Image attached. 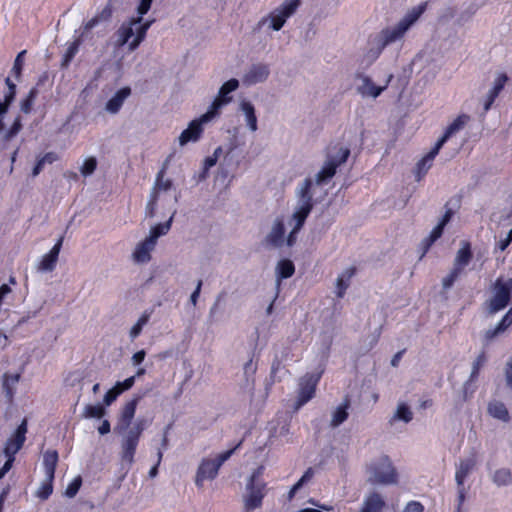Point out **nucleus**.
<instances>
[{
	"mask_svg": "<svg viewBox=\"0 0 512 512\" xmlns=\"http://www.w3.org/2000/svg\"><path fill=\"white\" fill-rule=\"evenodd\" d=\"M423 509L420 502L411 501L406 505L404 512H423Z\"/></svg>",
	"mask_w": 512,
	"mask_h": 512,
	"instance_id": "nucleus-63",
	"label": "nucleus"
},
{
	"mask_svg": "<svg viewBox=\"0 0 512 512\" xmlns=\"http://www.w3.org/2000/svg\"><path fill=\"white\" fill-rule=\"evenodd\" d=\"M238 87L239 81L235 78H232L223 83L218 91L217 97L214 99L210 108L205 113L204 119H213L223 106L231 102L232 97L229 96V94L236 91Z\"/></svg>",
	"mask_w": 512,
	"mask_h": 512,
	"instance_id": "nucleus-9",
	"label": "nucleus"
},
{
	"mask_svg": "<svg viewBox=\"0 0 512 512\" xmlns=\"http://www.w3.org/2000/svg\"><path fill=\"white\" fill-rule=\"evenodd\" d=\"M260 471H254L246 483V492L243 495L244 509L250 512L261 506L265 496L266 484L258 479Z\"/></svg>",
	"mask_w": 512,
	"mask_h": 512,
	"instance_id": "nucleus-7",
	"label": "nucleus"
},
{
	"mask_svg": "<svg viewBox=\"0 0 512 512\" xmlns=\"http://www.w3.org/2000/svg\"><path fill=\"white\" fill-rule=\"evenodd\" d=\"M350 407V401L346 397L343 403H341L331 415L330 427L336 428L340 426L348 418V409Z\"/></svg>",
	"mask_w": 512,
	"mask_h": 512,
	"instance_id": "nucleus-27",
	"label": "nucleus"
},
{
	"mask_svg": "<svg viewBox=\"0 0 512 512\" xmlns=\"http://www.w3.org/2000/svg\"><path fill=\"white\" fill-rule=\"evenodd\" d=\"M58 462V453L55 450H48L43 454V466L45 470V476H48L49 480L54 479V474Z\"/></svg>",
	"mask_w": 512,
	"mask_h": 512,
	"instance_id": "nucleus-31",
	"label": "nucleus"
},
{
	"mask_svg": "<svg viewBox=\"0 0 512 512\" xmlns=\"http://www.w3.org/2000/svg\"><path fill=\"white\" fill-rule=\"evenodd\" d=\"M134 383H135L134 377H129L122 382H120V381L116 382V384L114 386L116 388H118L120 393H122L126 390H129L134 385Z\"/></svg>",
	"mask_w": 512,
	"mask_h": 512,
	"instance_id": "nucleus-58",
	"label": "nucleus"
},
{
	"mask_svg": "<svg viewBox=\"0 0 512 512\" xmlns=\"http://www.w3.org/2000/svg\"><path fill=\"white\" fill-rule=\"evenodd\" d=\"M157 200H158V198H156L154 194L150 195V199L145 208L146 217H150V218L154 217L156 206H157Z\"/></svg>",
	"mask_w": 512,
	"mask_h": 512,
	"instance_id": "nucleus-56",
	"label": "nucleus"
},
{
	"mask_svg": "<svg viewBox=\"0 0 512 512\" xmlns=\"http://www.w3.org/2000/svg\"><path fill=\"white\" fill-rule=\"evenodd\" d=\"M239 445L240 443L234 448L220 453L215 459L203 460L197 471L196 485L200 487L205 480H213L217 476L219 468L232 456Z\"/></svg>",
	"mask_w": 512,
	"mask_h": 512,
	"instance_id": "nucleus-8",
	"label": "nucleus"
},
{
	"mask_svg": "<svg viewBox=\"0 0 512 512\" xmlns=\"http://www.w3.org/2000/svg\"><path fill=\"white\" fill-rule=\"evenodd\" d=\"M299 4V0H286L278 9L288 18L295 13Z\"/></svg>",
	"mask_w": 512,
	"mask_h": 512,
	"instance_id": "nucleus-51",
	"label": "nucleus"
},
{
	"mask_svg": "<svg viewBox=\"0 0 512 512\" xmlns=\"http://www.w3.org/2000/svg\"><path fill=\"white\" fill-rule=\"evenodd\" d=\"M278 278L286 279L294 274L295 267L292 261L284 259L278 262L276 267Z\"/></svg>",
	"mask_w": 512,
	"mask_h": 512,
	"instance_id": "nucleus-41",
	"label": "nucleus"
},
{
	"mask_svg": "<svg viewBox=\"0 0 512 512\" xmlns=\"http://www.w3.org/2000/svg\"><path fill=\"white\" fill-rule=\"evenodd\" d=\"M149 426L146 418H137L136 421L125 429H115L121 435V460L129 467L134 462V455L142 432Z\"/></svg>",
	"mask_w": 512,
	"mask_h": 512,
	"instance_id": "nucleus-3",
	"label": "nucleus"
},
{
	"mask_svg": "<svg viewBox=\"0 0 512 512\" xmlns=\"http://www.w3.org/2000/svg\"><path fill=\"white\" fill-rule=\"evenodd\" d=\"M422 12L423 8L421 7L413 8L396 24L387 26L379 32L370 35L366 51L362 56V64L370 66L379 58L387 46L402 41L407 31L419 19Z\"/></svg>",
	"mask_w": 512,
	"mask_h": 512,
	"instance_id": "nucleus-1",
	"label": "nucleus"
},
{
	"mask_svg": "<svg viewBox=\"0 0 512 512\" xmlns=\"http://www.w3.org/2000/svg\"><path fill=\"white\" fill-rule=\"evenodd\" d=\"M82 485V479L80 476L76 477L66 488L65 495L68 498H73L78 493L80 487Z\"/></svg>",
	"mask_w": 512,
	"mask_h": 512,
	"instance_id": "nucleus-52",
	"label": "nucleus"
},
{
	"mask_svg": "<svg viewBox=\"0 0 512 512\" xmlns=\"http://www.w3.org/2000/svg\"><path fill=\"white\" fill-rule=\"evenodd\" d=\"M156 244L153 240L146 237L142 242L138 243L132 254V258L136 263H147L151 259V252L155 249Z\"/></svg>",
	"mask_w": 512,
	"mask_h": 512,
	"instance_id": "nucleus-22",
	"label": "nucleus"
},
{
	"mask_svg": "<svg viewBox=\"0 0 512 512\" xmlns=\"http://www.w3.org/2000/svg\"><path fill=\"white\" fill-rule=\"evenodd\" d=\"M413 419V412L410 407L406 403H398L396 411L394 415L390 419V423L392 424L394 421H403L405 423H409Z\"/></svg>",
	"mask_w": 512,
	"mask_h": 512,
	"instance_id": "nucleus-38",
	"label": "nucleus"
},
{
	"mask_svg": "<svg viewBox=\"0 0 512 512\" xmlns=\"http://www.w3.org/2000/svg\"><path fill=\"white\" fill-rule=\"evenodd\" d=\"M53 479L48 478V476H45L44 481L41 483V486L39 487L37 491V496L40 499L46 500L53 491V485H52Z\"/></svg>",
	"mask_w": 512,
	"mask_h": 512,
	"instance_id": "nucleus-46",
	"label": "nucleus"
},
{
	"mask_svg": "<svg viewBox=\"0 0 512 512\" xmlns=\"http://www.w3.org/2000/svg\"><path fill=\"white\" fill-rule=\"evenodd\" d=\"M244 375L247 379V381L249 380V377L252 376L255 372H256V369H257V366L255 363H253V360L252 359H249L245 364H244Z\"/></svg>",
	"mask_w": 512,
	"mask_h": 512,
	"instance_id": "nucleus-59",
	"label": "nucleus"
},
{
	"mask_svg": "<svg viewBox=\"0 0 512 512\" xmlns=\"http://www.w3.org/2000/svg\"><path fill=\"white\" fill-rule=\"evenodd\" d=\"M21 129H22L21 117L18 116L15 118L13 124L5 133V136H4L5 140H10L13 137H15L20 132Z\"/></svg>",
	"mask_w": 512,
	"mask_h": 512,
	"instance_id": "nucleus-53",
	"label": "nucleus"
},
{
	"mask_svg": "<svg viewBox=\"0 0 512 512\" xmlns=\"http://www.w3.org/2000/svg\"><path fill=\"white\" fill-rule=\"evenodd\" d=\"M472 258V253L470 250V245L466 243L461 249L458 250L457 255L454 259L453 267H460L462 270L463 267L468 265Z\"/></svg>",
	"mask_w": 512,
	"mask_h": 512,
	"instance_id": "nucleus-39",
	"label": "nucleus"
},
{
	"mask_svg": "<svg viewBox=\"0 0 512 512\" xmlns=\"http://www.w3.org/2000/svg\"><path fill=\"white\" fill-rule=\"evenodd\" d=\"M153 310H145L137 322L131 327L129 337L131 340L136 339L142 332L143 327L149 322Z\"/></svg>",
	"mask_w": 512,
	"mask_h": 512,
	"instance_id": "nucleus-37",
	"label": "nucleus"
},
{
	"mask_svg": "<svg viewBox=\"0 0 512 512\" xmlns=\"http://www.w3.org/2000/svg\"><path fill=\"white\" fill-rule=\"evenodd\" d=\"M385 502L378 493H372L364 501L361 512H381Z\"/></svg>",
	"mask_w": 512,
	"mask_h": 512,
	"instance_id": "nucleus-35",
	"label": "nucleus"
},
{
	"mask_svg": "<svg viewBox=\"0 0 512 512\" xmlns=\"http://www.w3.org/2000/svg\"><path fill=\"white\" fill-rule=\"evenodd\" d=\"M142 16L132 19L127 25L123 24L119 30V42L121 45L128 43L131 51L135 50L145 38L152 21L142 23Z\"/></svg>",
	"mask_w": 512,
	"mask_h": 512,
	"instance_id": "nucleus-6",
	"label": "nucleus"
},
{
	"mask_svg": "<svg viewBox=\"0 0 512 512\" xmlns=\"http://www.w3.org/2000/svg\"><path fill=\"white\" fill-rule=\"evenodd\" d=\"M152 2L153 0H139L137 13L139 15H145L150 10Z\"/></svg>",
	"mask_w": 512,
	"mask_h": 512,
	"instance_id": "nucleus-60",
	"label": "nucleus"
},
{
	"mask_svg": "<svg viewBox=\"0 0 512 512\" xmlns=\"http://www.w3.org/2000/svg\"><path fill=\"white\" fill-rule=\"evenodd\" d=\"M512 325V308L494 326L486 329L481 335L483 347H488L496 338L500 337Z\"/></svg>",
	"mask_w": 512,
	"mask_h": 512,
	"instance_id": "nucleus-13",
	"label": "nucleus"
},
{
	"mask_svg": "<svg viewBox=\"0 0 512 512\" xmlns=\"http://www.w3.org/2000/svg\"><path fill=\"white\" fill-rule=\"evenodd\" d=\"M476 462L473 458L462 459L459 461L457 465V470L455 473V481L458 487H462L464 485V481L466 477L473 470Z\"/></svg>",
	"mask_w": 512,
	"mask_h": 512,
	"instance_id": "nucleus-26",
	"label": "nucleus"
},
{
	"mask_svg": "<svg viewBox=\"0 0 512 512\" xmlns=\"http://www.w3.org/2000/svg\"><path fill=\"white\" fill-rule=\"evenodd\" d=\"M6 85L8 86V92L4 95V101L0 102V122H3L4 116L8 111L10 104L13 102L15 94H16V85L10 80V78H6Z\"/></svg>",
	"mask_w": 512,
	"mask_h": 512,
	"instance_id": "nucleus-32",
	"label": "nucleus"
},
{
	"mask_svg": "<svg viewBox=\"0 0 512 512\" xmlns=\"http://www.w3.org/2000/svg\"><path fill=\"white\" fill-rule=\"evenodd\" d=\"M352 273V271H346L342 275L338 276V278L336 279V294L339 298H342L344 296L345 291L349 286V283L345 281V277L347 278V280H349L352 276Z\"/></svg>",
	"mask_w": 512,
	"mask_h": 512,
	"instance_id": "nucleus-45",
	"label": "nucleus"
},
{
	"mask_svg": "<svg viewBox=\"0 0 512 512\" xmlns=\"http://www.w3.org/2000/svg\"><path fill=\"white\" fill-rule=\"evenodd\" d=\"M25 54H26V50L19 52L14 60V64L12 67V73L15 75V77L17 79L20 77L21 72H22L23 58H24Z\"/></svg>",
	"mask_w": 512,
	"mask_h": 512,
	"instance_id": "nucleus-54",
	"label": "nucleus"
},
{
	"mask_svg": "<svg viewBox=\"0 0 512 512\" xmlns=\"http://www.w3.org/2000/svg\"><path fill=\"white\" fill-rule=\"evenodd\" d=\"M19 380H20L19 373L13 374V375L5 373L3 375L2 389H3V392L5 393V396L9 402H11L14 397L15 387H16L17 383L19 382Z\"/></svg>",
	"mask_w": 512,
	"mask_h": 512,
	"instance_id": "nucleus-33",
	"label": "nucleus"
},
{
	"mask_svg": "<svg viewBox=\"0 0 512 512\" xmlns=\"http://www.w3.org/2000/svg\"><path fill=\"white\" fill-rule=\"evenodd\" d=\"M261 244L266 249L281 248L284 245L287 246V236H285V222L281 216L276 217L271 227L263 238Z\"/></svg>",
	"mask_w": 512,
	"mask_h": 512,
	"instance_id": "nucleus-10",
	"label": "nucleus"
},
{
	"mask_svg": "<svg viewBox=\"0 0 512 512\" xmlns=\"http://www.w3.org/2000/svg\"><path fill=\"white\" fill-rule=\"evenodd\" d=\"M488 413L493 418L503 422L510 420V415L505 404L498 400H493L488 404Z\"/></svg>",
	"mask_w": 512,
	"mask_h": 512,
	"instance_id": "nucleus-29",
	"label": "nucleus"
},
{
	"mask_svg": "<svg viewBox=\"0 0 512 512\" xmlns=\"http://www.w3.org/2000/svg\"><path fill=\"white\" fill-rule=\"evenodd\" d=\"M77 51H78V44L76 42H73L72 44H70V46L68 47V49L64 55V58L62 61V67H68L71 60L76 55Z\"/></svg>",
	"mask_w": 512,
	"mask_h": 512,
	"instance_id": "nucleus-55",
	"label": "nucleus"
},
{
	"mask_svg": "<svg viewBox=\"0 0 512 512\" xmlns=\"http://www.w3.org/2000/svg\"><path fill=\"white\" fill-rule=\"evenodd\" d=\"M146 357V352L145 350H139L137 351L136 353H134L131 357V363L133 366H138L140 365L144 359Z\"/></svg>",
	"mask_w": 512,
	"mask_h": 512,
	"instance_id": "nucleus-62",
	"label": "nucleus"
},
{
	"mask_svg": "<svg viewBox=\"0 0 512 512\" xmlns=\"http://www.w3.org/2000/svg\"><path fill=\"white\" fill-rule=\"evenodd\" d=\"M350 155L348 147L340 148V159L327 158L322 168L315 175V183L322 185L328 183L336 173L337 168L345 163Z\"/></svg>",
	"mask_w": 512,
	"mask_h": 512,
	"instance_id": "nucleus-11",
	"label": "nucleus"
},
{
	"mask_svg": "<svg viewBox=\"0 0 512 512\" xmlns=\"http://www.w3.org/2000/svg\"><path fill=\"white\" fill-rule=\"evenodd\" d=\"M360 84L357 86V92L364 98H377L388 86L393 75L390 74L383 86H376L370 77L365 75L358 76Z\"/></svg>",
	"mask_w": 512,
	"mask_h": 512,
	"instance_id": "nucleus-15",
	"label": "nucleus"
},
{
	"mask_svg": "<svg viewBox=\"0 0 512 512\" xmlns=\"http://www.w3.org/2000/svg\"><path fill=\"white\" fill-rule=\"evenodd\" d=\"M492 481L498 487L507 486L512 483V473L508 468H501L494 472Z\"/></svg>",
	"mask_w": 512,
	"mask_h": 512,
	"instance_id": "nucleus-40",
	"label": "nucleus"
},
{
	"mask_svg": "<svg viewBox=\"0 0 512 512\" xmlns=\"http://www.w3.org/2000/svg\"><path fill=\"white\" fill-rule=\"evenodd\" d=\"M508 81V77L506 74L501 73L498 74L495 78L492 87L488 90L486 95L482 98L483 103V114H486L492 104L494 103L495 99L498 97L499 93L504 88L505 83Z\"/></svg>",
	"mask_w": 512,
	"mask_h": 512,
	"instance_id": "nucleus-19",
	"label": "nucleus"
},
{
	"mask_svg": "<svg viewBox=\"0 0 512 512\" xmlns=\"http://www.w3.org/2000/svg\"><path fill=\"white\" fill-rule=\"evenodd\" d=\"M27 433V419H23L21 424L6 441L3 453L6 457H15V454L22 448Z\"/></svg>",
	"mask_w": 512,
	"mask_h": 512,
	"instance_id": "nucleus-14",
	"label": "nucleus"
},
{
	"mask_svg": "<svg viewBox=\"0 0 512 512\" xmlns=\"http://www.w3.org/2000/svg\"><path fill=\"white\" fill-rule=\"evenodd\" d=\"M111 16V10L109 8H105L103 9V11L93 17L92 19H90L86 24H85V31H88V30H91L92 28H94L101 20H108L109 17Z\"/></svg>",
	"mask_w": 512,
	"mask_h": 512,
	"instance_id": "nucleus-49",
	"label": "nucleus"
},
{
	"mask_svg": "<svg viewBox=\"0 0 512 512\" xmlns=\"http://www.w3.org/2000/svg\"><path fill=\"white\" fill-rule=\"evenodd\" d=\"M442 147L435 143L433 149L426 154L416 165V180L420 181L432 166V162Z\"/></svg>",
	"mask_w": 512,
	"mask_h": 512,
	"instance_id": "nucleus-23",
	"label": "nucleus"
},
{
	"mask_svg": "<svg viewBox=\"0 0 512 512\" xmlns=\"http://www.w3.org/2000/svg\"><path fill=\"white\" fill-rule=\"evenodd\" d=\"M240 110L245 115L248 128L252 132H255L258 129V126L254 105L250 101L243 100L240 102Z\"/></svg>",
	"mask_w": 512,
	"mask_h": 512,
	"instance_id": "nucleus-30",
	"label": "nucleus"
},
{
	"mask_svg": "<svg viewBox=\"0 0 512 512\" xmlns=\"http://www.w3.org/2000/svg\"><path fill=\"white\" fill-rule=\"evenodd\" d=\"M270 74L269 66L263 63L252 64L243 76V83L255 85L264 82Z\"/></svg>",
	"mask_w": 512,
	"mask_h": 512,
	"instance_id": "nucleus-18",
	"label": "nucleus"
},
{
	"mask_svg": "<svg viewBox=\"0 0 512 512\" xmlns=\"http://www.w3.org/2000/svg\"><path fill=\"white\" fill-rule=\"evenodd\" d=\"M204 117L205 113L200 118L191 121L188 127L182 131L179 136V144L181 146L186 145L188 142H196L200 138L203 132L202 125L212 120L204 119Z\"/></svg>",
	"mask_w": 512,
	"mask_h": 512,
	"instance_id": "nucleus-16",
	"label": "nucleus"
},
{
	"mask_svg": "<svg viewBox=\"0 0 512 512\" xmlns=\"http://www.w3.org/2000/svg\"><path fill=\"white\" fill-rule=\"evenodd\" d=\"M492 295L482 304L483 314L492 318L499 311L504 310L512 297V278H498L492 286Z\"/></svg>",
	"mask_w": 512,
	"mask_h": 512,
	"instance_id": "nucleus-4",
	"label": "nucleus"
},
{
	"mask_svg": "<svg viewBox=\"0 0 512 512\" xmlns=\"http://www.w3.org/2000/svg\"><path fill=\"white\" fill-rule=\"evenodd\" d=\"M165 169H166V166L163 165L161 170L157 173L154 185H153L152 190L150 192V195L154 194L156 198L159 197V193L161 191L166 192V191L170 190L171 187H172V181L170 179H165L164 178V176H165Z\"/></svg>",
	"mask_w": 512,
	"mask_h": 512,
	"instance_id": "nucleus-28",
	"label": "nucleus"
},
{
	"mask_svg": "<svg viewBox=\"0 0 512 512\" xmlns=\"http://www.w3.org/2000/svg\"><path fill=\"white\" fill-rule=\"evenodd\" d=\"M350 155L348 147L340 148V159L327 158L322 168L315 175V183L322 185L328 183L336 173L337 168L345 163Z\"/></svg>",
	"mask_w": 512,
	"mask_h": 512,
	"instance_id": "nucleus-12",
	"label": "nucleus"
},
{
	"mask_svg": "<svg viewBox=\"0 0 512 512\" xmlns=\"http://www.w3.org/2000/svg\"><path fill=\"white\" fill-rule=\"evenodd\" d=\"M445 225L441 222H439L433 230L430 232V234L424 238L421 242V246L423 247V252L421 255V258L425 255V253L429 250L431 245L441 237Z\"/></svg>",
	"mask_w": 512,
	"mask_h": 512,
	"instance_id": "nucleus-36",
	"label": "nucleus"
},
{
	"mask_svg": "<svg viewBox=\"0 0 512 512\" xmlns=\"http://www.w3.org/2000/svg\"><path fill=\"white\" fill-rule=\"evenodd\" d=\"M175 213H176V211H174L172 213V215L170 216L168 221H166L165 223H159V224L151 227L149 235L147 237L150 240H153V242L155 244H157V239L159 237H161L163 235H166L169 232V230L171 228V225H172V222H173V218H174Z\"/></svg>",
	"mask_w": 512,
	"mask_h": 512,
	"instance_id": "nucleus-34",
	"label": "nucleus"
},
{
	"mask_svg": "<svg viewBox=\"0 0 512 512\" xmlns=\"http://www.w3.org/2000/svg\"><path fill=\"white\" fill-rule=\"evenodd\" d=\"M216 162H217L216 157L209 156V157L205 158L203 172H202V174L200 176L201 179H205L206 178L207 171L211 167H213L216 164Z\"/></svg>",
	"mask_w": 512,
	"mask_h": 512,
	"instance_id": "nucleus-61",
	"label": "nucleus"
},
{
	"mask_svg": "<svg viewBox=\"0 0 512 512\" xmlns=\"http://www.w3.org/2000/svg\"><path fill=\"white\" fill-rule=\"evenodd\" d=\"M367 481L371 484L392 485L397 483V472L388 456L373 461L367 468Z\"/></svg>",
	"mask_w": 512,
	"mask_h": 512,
	"instance_id": "nucleus-5",
	"label": "nucleus"
},
{
	"mask_svg": "<svg viewBox=\"0 0 512 512\" xmlns=\"http://www.w3.org/2000/svg\"><path fill=\"white\" fill-rule=\"evenodd\" d=\"M318 380L319 376L314 375H305L300 379L297 409L313 398Z\"/></svg>",
	"mask_w": 512,
	"mask_h": 512,
	"instance_id": "nucleus-17",
	"label": "nucleus"
},
{
	"mask_svg": "<svg viewBox=\"0 0 512 512\" xmlns=\"http://www.w3.org/2000/svg\"><path fill=\"white\" fill-rule=\"evenodd\" d=\"M313 180L306 178L302 181L295 191L296 205L288 220V224L292 227L287 235V246L292 247L297 241V234L302 229L307 217L311 213L313 203L312 192Z\"/></svg>",
	"mask_w": 512,
	"mask_h": 512,
	"instance_id": "nucleus-2",
	"label": "nucleus"
},
{
	"mask_svg": "<svg viewBox=\"0 0 512 512\" xmlns=\"http://www.w3.org/2000/svg\"><path fill=\"white\" fill-rule=\"evenodd\" d=\"M271 18V27L275 31H279L283 25L285 24L287 17H284V14L276 9L270 16Z\"/></svg>",
	"mask_w": 512,
	"mask_h": 512,
	"instance_id": "nucleus-50",
	"label": "nucleus"
},
{
	"mask_svg": "<svg viewBox=\"0 0 512 512\" xmlns=\"http://www.w3.org/2000/svg\"><path fill=\"white\" fill-rule=\"evenodd\" d=\"M37 95L38 89L33 87L27 94L26 98L21 101L20 108L23 113L29 114L31 112Z\"/></svg>",
	"mask_w": 512,
	"mask_h": 512,
	"instance_id": "nucleus-42",
	"label": "nucleus"
},
{
	"mask_svg": "<svg viewBox=\"0 0 512 512\" xmlns=\"http://www.w3.org/2000/svg\"><path fill=\"white\" fill-rule=\"evenodd\" d=\"M97 168V159L93 156L84 159L83 164L79 168L80 173L84 177L91 176Z\"/></svg>",
	"mask_w": 512,
	"mask_h": 512,
	"instance_id": "nucleus-43",
	"label": "nucleus"
},
{
	"mask_svg": "<svg viewBox=\"0 0 512 512\" xmlns=\"http://www.w3.org/2000/svg\"><path fill=\"white\" fill-rule=\"evenodd\" d=\"M224 295H225L224 293H220L217 295L213 305L210 307L209 318H212L214 316V314L217 312L220 302L224 299Z\"/></svg>",
	"mask_w": 512,
	"mask_h": 512,
	"instance_id": "nucleus-64",
	"label": "nucleus"
},
{
	"mask_svg": "<svg viewBox=\"0 0 512 512\" xmlns=\"http://www.w3.org/2000/svg\"><path fill=\"white\" fill-rule=\"evenodd\" d=\"M469 121L468 115L458 116L446 129L443 136L436 142L439 146L443 147L446 141L455 133L462 130Z\"/></svg>",
	"mask_w": 512,
	"mask_h": 512,
	"instance_id": "nucleus-25",
	"label": "nucleus"
},
{
	"mask_svg": "<svg viewBox=\"0 0 512 512\" xmlns=\"http://www.w3.org/2000/svg\"><path fill=\"white\" fill-rule=\"evenodd\" d=\"M140 399H141V396L140 395H136V396H134L133 399L128 401L123 406V408L121 410V413H120V416H119V419H118V423H117L115 429L129 428V426L131 424H133L132 420H133V418L135 416L136 407H137V404H138Z\"/></svg>",
	"mask_w": 512,
	"mask_h": 512,
	"instance_id": "nucleus-21",
	"label": "nucleus"
},
{
	"mask_svg": "<svg viewBox=\"0 0 512 512\" xmlns=\"http://www.w3.org/2000/svg\"><path fill=\"white\" fill-rule=\"evenodd\" d=\"M63 236H61L49 253L45 254L39 264L37 265V270L41 272H51L55 269L56 263L58 260V256L62 247Z\"/></svg>",
	"mask_w": 512,
	"mask_h": 512,
	"instance_id": "nucleus-20",
	"label": "nucleus"
},
{
	"mask_svg": "<svg viewBox=\"0 0 512 512\" xmlns=\"http://www.w3.org/2000/svg\"><path fill=\"white\" fill-rule=\"evenodd\" d=\"M485 362H486V355H485V352L482 351L477 356V358L474 360V362L472 364V371H471V374L469 377L470 382H473L477 378L480 368L485 364Z\"/></svg>",
	"mask_w": 512,
	"mask_h": 512,
	"instance_id": "nucleus-47",
	"label": "nucleus"
},
{
	"mask_svg": "<svg viewBox=\"0 0 512 512\" xmlns=\"http://www.w3.org/2000/svg\"><path fill=\"white\" fill-rule=\"evenodd\" d=\"M106 414V410L100 404L86 405L83 411L85 418H102Z\"/></svg>",
	"mask_w": 512,
	"mask_h": 512,
	"instance_id": "nucleus-44",
	"label": "nucleus"
},
{
	"mask_svg": "<svg viewBox=\"0 0 512 512\" xmlns=\"http://www.w3.org/2000/svg\"><path fill=\"white\" fill-rule=\"evenodd\" d=\"M130 94L131 89L129 87L121 88L111 99L108 100L105 110L111 114L118 113L124 101L130 96Z\"/></svg>",
	"mask_w": 512,
	"mask_h": 512,
	"instance_id": "nucleus-24",
	"label": "nucleus"
},
{
	"mask_svg": "<svg viewBox=\"0 0 512 512\" xmlns=\"http://www.w3.org/2000/svg\"><path fill=\"white\" fill-rule=\"evenodd\" d=\"M461 273L460 267H453L450 273L442 279L443 290L450 289Z\"/></svg>",
	"mask_w": 512,
	"mask_h": 512,
	"instance_id": "nucleus-48",
	"label": "nucleus"
},
{
	"mask_svg": "<svg viewBox=\"0 0 512 512\" xmlns=\"http://www.w3.org/2000/svg\"><path fill=\"white\" fill-rule=\"evenodd\" d=\"M120 391L118 390V388H116L115 386L113 388H111L110 390H108L105 395H104V403L109 406L111 405L115 400L116 398L120 395Z\"/></svg>",
	"mask_w": 512,
	"mask_h": 512,
	"instance_id": "nucleus-57",
	"label": "nucleus"
}]
</instances>
